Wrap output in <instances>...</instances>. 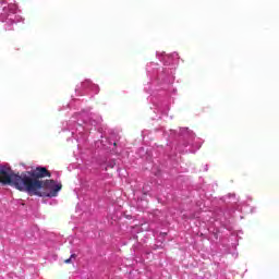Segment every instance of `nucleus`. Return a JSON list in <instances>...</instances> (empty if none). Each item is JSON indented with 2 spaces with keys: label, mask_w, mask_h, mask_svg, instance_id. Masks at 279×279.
I'll return each instance as SVG.
<instances>
[{
  "label": "nucleus",
  "mask_w": 279,
  "mask_h": 279,
  "mask_svg": "<svg viewBox=\"0 0 279 279\" xmlns=\"http://www.w3.org/2000/svg\"><path fill=\"white\" fill-rule=\"evenodd\" d=\"M51 178V172L45 167H37L35 170L15 173L12 168H0V184L13 186L22 193L36 195L37 197H58L62 191V183L56 180H44Z\"/></svg>",
  "instance_id": "1"
},
{
  "label": "nucleus",
  "mask_w": 279,
  "mask_h": 279,
  "mask_svg": "<svg viewBox=\"0 0 279 279\" xmlns=\"http://www.w3.org/2000/svg\"><path fill=\"white\" fill-rule=\"evenodd\" d=\"M70 258L73 260V258L75 259V258H77V254H72L71 256H70Z\"/></svg>",
  "instance_id": "3"
},
{
  "label": "nucleus",
  "mask_w": 279,
  "mask_h": 279,
  "mask_svg": "<svg viewBox=\"0 0 279 279\" xmlns=\"http://www.w3.org/2000/svg\"><path fill=\"white\" fill-rule=\"evenodd\" d=\"M72 260H73V259L70 257V258L65 259L64 263H65V265H69V264L72 263Z\"/></svg>",
  "instance_id": "2"
}]
</instances>
